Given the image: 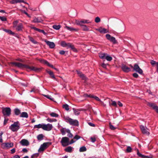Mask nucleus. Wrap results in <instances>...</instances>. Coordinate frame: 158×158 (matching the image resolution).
<instances>
[{
	"mask_svg": "<svg viewBox=\"0 0 158 158\" xmlns=\"http://www.w3.org/2000/svg\"><path fill=\"white\" fill-rule=\"evenodd\" d=\"M64 121L70 125L72 126H77L79 125V122L77 120L73 119L68 116L64 117Z\"/></svg>",
	"mask_w": 158,
	"mask_h": 158,
	"instance_id": "nucleus-1",
	"label": "nucleus"
},
{
	"mask_svg": "<svg viewBox=\"0 0 158 158\" xmlns=\"http://www.w3.org/2000/svg\"><path fill=\"white\" fill-rule=\"evenodd\" d=\"M18 20H16L13 23V27L15 28L16 30L18 31H22L24 28L23 25L22 23H19Z\"/></svg>",
	"mask_w": 158,
	"mask_h": 158,
	"instance_id": "nucleus-2",
	"label": "nucleus"
},
{
	"mask_svg": "<svg viewBox=\"0 0 158 158\" xmlns=\"http://www.w3.org/2000/svg\"><path fill=\"white\" fill-rule=\"evenodd\" d=\"M20 128V124L18 121L15 122L9 127V129L12 131H17Z\"/></svg>",
	"mask_w": 158,
	"mask_h": 158,
	"instance_id": "nucleus-3",
	"label": "nucleus"
},
{
	"mask_svg": "<svg viewBox=\"0 0 158 158\" xmlns=\"http://www.w3.org/2000/svg\"><path fill=\"white\" fill-rule=\"evenodd\" d=\"M129 66L131 67L133 69V70L135 71L140 74H142L143 73V71L141 69L138 65L137 64H135L134 66L131 65L130 64Z\"/></svg>",
	"mask_w": 158,
	"mask_h": 158,
	"instance_id": "nucleus-4",
	"label": "nucleus"
},
{
	"mask_svg": "<svg viewBox=\"0 0 158 158\" xmlns=\"http://www.w3.org/2000/svg\"><path fill=\"white\" fill-rule=\"evenodd\" d=\"M10 64L13 65L17 67L18 68L21 69H27V65L25 64L19 62H12Z\"/></svg>",
	"mask_w": 158,
	"mask_h": 158,
	"instance_id": "nucleus-5",
	"label": "nucleus"
},
{
	"mask_svg": "<svg viewBox=\"0 0 158 158\" xmlns=\"http://www.w3.org/2000/svg\"><path fill=\"white\" fill-rule=\"evenodd\" d=\"M11 110L10 107L3 108L2 109V113L5 116H9L11 114Z\"/></svg>",
	"mask_w": 158,
	"mask_h": 158,
	"instance_id": "nucleus-6",
	"label": "nucleus"
},
{
	"mask_svg": "<svg viewBox=\"0 0 158 158\" xmlns=\"http://www.w3.org/2000/svg\"><path fill=\"white\" fill-rule=\"evenodd\" d=\"M51 142H46L44 143L41 144L38 150L39 152H43L46 149L49 145L51 144Z\"/></svg>",
	"mask_w": 158,
	"mask_h": 158,
	"instance_id": "nucleus-7",
	"label": "nucleus"
},
{
	"mask_svg": "<svg viewBox=\"0 0 158 158\" xmlns=\"http://www.w3.org/2000/svg\"><path fill=\"white\" fill-rule=\"evenodd\" d=\"M91 22H89V20L86 19H82L81 20H75V23L78 25H80L81 26L83 25L82 24L85 23H90Z\"/></svg>",
	"mask_w": 158,
	"mask_h": 158,
	"instance_id": "nucleus-8",
	"label": "nucleus"
},
{
	"mask_svg": "<svg viewBox=\"0 0 158 158\" xmlns=\"http://www.w3.org/2000/svg\"><path fill=\"white\" fill-rule=\"evenodd\" d=\"M69 139L66 137H63L61 141V143L63 147L67 146L69 145Z\"/></svg>",
	"mask_w": 158,
	"mask_h": 158,
	"instance_id": "nucleus-9",
	"label": "nucleus"
},
{
	"mask_svg": "<svg viewBox=\"0 0 158 158\" xmlns=\"http://www.w3.org/2000/svg\"><path fill=\"white\" fill-rule=\"evenodd\" d=\"M106 37L108 40L113 43V44H116L117 43V42L116 40H115V38L114 37L111 36L110 34H106Z\"/></svg>",
	"mask_w": 158,
	"mask_h": 158,
	"instance_id": "nucleus-10",
	"label": "nucleus"
},
{
	"mask_svg": "<svg viewBox=\"0 0 158 158\" xmlns=\"http://www.w3.org/2000/svg\"><path fill=\"white\" fill-rule=\"evenodd\" d=\"M41 68H38L34 66H30L27 65V71L32 70L35 72H38L41 71Z\"/></svg>",
	"mask_w": 158,
	"mask_h": 158,
	"instance_id": "nucleus-11",
	"label": "nucleus"
},
{
	"mask_svg": "<svg viewBox=\"0 0 158 158\" xmlns=\"http://www.w3.org/2000/svg\"><path fill=\"white\" fill-rule=\"evenodd\" d=\"M140 127L142 133L143 134H146L147 135L149 134V132L148 131L147 128L144 127L143 125H140Z\"/></svg>",
	"mask_w": 158,
	"mask_h": 158,
	"instance_id": "nucleus-12",
	"label": "nucleus"
},
{
	"mask_svg": "<svg viewBox=\"0 0 158 158\" xmlns=\"http://www.w3.org/2000/svg\"><path fill=\"white\" fill-rule=\"evenodd\" d=\"M44 126L43 130L47 131L51 130L53 127L52 124L49 123H48L47 124H44Z\"/></svg>",
	"mask_w": 158,
	"mask_h": 158,
	"instance_id": "nucleus-13",
	"label": "nucleus"
},
{
	"mask_svg": "<svg viewBox=\"0 0 158 158\" xmlns=\"http://www.w3.org/2000/svg\"><path fill=\"white\" fill-rule=\"evenodd\" d=\"M121 69L123 71L126 73L128 72L131 70L130 68L124 64H122Z\"/></svg>",
	"mask_w": 158,
	"mask_h": 158,
	"instance_id": "nucleus-14",
	"label": "nucleus"
},
{
	"mask_svg": "<svg viewBox=\"0 0 158 158\" xmlns=\"http://www.w3.org/2000/svg\"><path fill=\"white\" fill-rule=\"evenodd\" d=\"M96 30L99 31L101 33H106L108 32L109 31L106 29L100 27L99 28L96 29Z\"/></svg>",
	"mask_w": 158,
	"mask_h": 158,
	"instance_id": "nucleus-15",
	"label": "nucleus"
},
{
	"mask_svg": "<svg viewBox=\"0 0 158 158\" xmlns=\"http://www.w3.org/2000/svg\"><path fill=\"white\" fill-rule=\"evenodd\" d=\"M44 41L46 43V44L48 45L51 48H54L55 45L53 42H51L46 40H45Z\"/></svg>",
	"mask_w": 158,
	"mask_h": 158,
	"instance_id": "nucleus-16",
	"label": "nucleus"
},
{
	"mask_svg": "<svg viewBox=\"0 0 158 158\" xmlns=\"http://www.w3.org/2000/svg\"><path fill=\"white\" fill-rule=\"evenodd\" d=\"M150 63L153 67H156V71L158 73V62H156L154 60H150Z\"/></svg>",
	"mask_w": 158,
	"mask_h": 158,
	"instance_id": "nucleus-17",
	"label": "nucleus"
},
{
	"mask_svg": "<svg viewBox=\"0 0 158 158\" xmlns=\"http://www.w3.org/2000/svg\"><path fill=\"white\" fill-rule=\"evenodd\" d=\"M20 143L23 146H27L29 145V141L27 139H22L20 142Z\"/></svg>",
	"mask_w": 158,
	"mask_h": 158,
	"instance_id": "nucleus-18",
	"label": "nucleus"
},
{
	"mask_svg": "<svg viewBox=\"0 0 158 158\" xmlns=\"http://www.w3.org/2000/svg\"><path fill=\"white\" fill-rule=\"evenodd\" d=\"M21 2H23L25 4H28V3L24 2V1L23 0H12V1H10V3L12 4H14Z\"/></svg>",
	"mask_w": 158,
	"mask_h": 158,
	"instance_id": "nucleus-19",
	"label": "nucleus"
},
{
	"mask_svg": "<svg viewBox=\"0 0 158 158\" xmlns=\"http://www.w3.org/2000/svg\"><path fill=\"white\" fill-rule=\"evenodd\" d=\"M3 145L7 148H12L14 146V144L13 143H3Z\"/></svg>",
	"mask_w": 158,
	"mask_h": 158,
	"instance_id": "nucleus-20",
	"label": "nucleus"
},
{
	"mask_svg": "<svg viewBox=\"0 0 158 158\" xmlns=\"http://www.w3.org/2000/svg\"><path fill=\"white\" fill-rule=\"evenodd\" d=\"M31 28L32 29H34L35 31H37L43 33L44 35H47V33L45 32L43 30L37 28H36L35 27H31Z\"/></svg>",
	"mask_w": 158,
	"mask_h": 158,
	"instance_id": "nucleus-21",
	"label": "nucleus"
},
{
	"mask_svg": "<svg viewBox=\"0 0 158 158\" xmlns=\"http://www.w3.org/2000/svg\"><path fill=\"white\" fill-rule=\"evenodd\" d=\"M147 105L149 106L155 110L158 107V106L156 105L155 104L152 103L148 102Z\"/></svg>",
	"mask_w": 158,
	"mask_h": 158,
	"instance_id": "nucleus-22",
	"label": "nucleus"
},
{
	"mask_svg": "<svg viewBox=\"0 0 158 158\" xmlns=\"http://www.w3.org/2000/svg\"><path fill=\"white\" fill-rule=\"evenodd\" d=\"M65 28L68 30L70 31H78L79 30L78 28H75L72 27H69L68 26H66Z\"/></svg>",
	"mask_w": 158,
	"mask_h": 158,
	"instance_id": "nucleus-23",
	"label": "nucleus"
},
{
	"mask_svg": "<svg viewBox=\"0 0 158 158\" xmlns=\"http://www.w3.org/2000/svg\"><path fill=\"white\" fill-rule=\"evenodd\" d=\"M137 154L139 156L143 158H152V157L151 156H148L142 154L139 152L138 149H137Z\"/></svg>",
	"mask_w": 158,
	"mask_h": 158,
	"instance_id": "nucleus-24",
	"label": "nucleus"
},
{
	"mask_svg": "<svg viewBox=\"0 0 158 158\" xmlns=\"http://www.w3.org/2000/svg\"><path fill=\"white\" fill-rule=\"evenodd\" d=\"M46 72L50 75L51 76V77L54 80H56V78L53 72L51 71L48 70H46Z\"/></svg>",
	"mask_w": 158,
	"mask_h": 158,
	"instance_id": "nucleus-25",
	"label": "nucleus"
},
{
	"mask_svg": "<svg viewBox=\"0 0 158 158\" xmlns=\"http://www.w3.org/2000/svg\"><path fill=\"white\" fill-rule=\"evenodd\" d=\"M20 117L25 118H27L28 117V114L26 112H23L21 114L20 116Z\"/></svg>",
	"mask_w": 158,
	"mask_h": 158,
	"instance_id": "nucleus-26",
	"label": "nucleus"
},
{
	"mask_svg": "<svg viewBox=\"0 0 158 158\" xmlns=\"http://www.w3.org/2000/svg\"><path fill=\"white\" fill-rule=\"evenodd\" d=\"M42 21V20L40 18H35L33 20L32 22L35 23H40Z\"/></svg>",
	"mask_w": 158,
	"mask_h": 158,
	"instance_id": "nucleus-27",
	"label": "nucleus"
},
{
	"mask_svg": "<svg viewBox=\"0 0 158 158\" xmlns=\"http://www.w3.org/2000/svg\"><path fill=\"white\" fill-rule=\"evenodd\" d=\"M3 30L5 32L9 34L14 35L15 33L14 32L12 31L11 30L6 29H4Z\"/></svg>",
	"mask_w": 158,
	"mask_h": 158,
	"instance_id": "nucleus-28",
	"label": "nucleus"
},
{
	"mask_svg": "<svg viewBox=\"0 0 158 158\" xmlns=\"http://www.w3.org/2000/svg\"><path fill=\"white\" fill-rule=\"evenodd\" d=\"M15 114L16 115H18L21 113L20 110L18 108H15L14 110Z\"/></svg>",
	"mask_w": 158,
	"mask_h": 158,
	"instance_id": "nucleus-29",
	"label": "nucleus"
},
{
	"mask_svg": "<svg viewBox=\"0 0 158 158\" xmlns=\"http://www.w3.org/2000/svg\"><path fill=\"white\" fill-rule=\"evenodd\" d=\"M73 112L75 115H78L80 114V110L74 108H73Z\"/></svg>",
	"mask_w": 158,
	"mask_h": 158,
	"instance_id": "nucleus-30",
	"label": "nucleus"
},
{
	"mask_svg": "<svg viewBox=\"0 0 158 158\" xmlns=\"http://www.w3.org/2000/svg\"><path fill=\"white\" fill-rule=\"evenodd\" d=\"M73 148L71 146H69L64 149V150L67 152L70 153L72 152Z\"/></svg>",
	"mask_w": 158,
	"mask_h": 158,
	"instance_id": "nucleus-31",
	"label": "nucleus"
},
{
	"mask_svg": "<svg viewBox=\"0 0 158 158\" xmlns=\"http://www.w3.org/2000/svg\"><path fill=\"white\" fill-rule=\"evenodd\" d=\"M44 124H39L38 125H36L34 126V128H42L43 129V127H44Z\"/></svg>",
	"mask_w": 158,
	"mask_h": 158,
	"instance_id": "nucleus-32",
	"label": "nucleus"
},
{
	"mask_svg": "<svg viewBox=\"0 0 158 158\" xmlns=\"http://www.w3.org/2000/svg\"><path fill=\"white\" fill-rule=\"evenodd\" d=\"M28 38L30 41L33 44H36L37 43V42L35 41L32 37L30 36L29 35L28 36Z\"/></svg>",
	"mask_w": 158,
	"mask_h": 158,
	"instance_id": "nucleus-33",
	"label": "nucleus"
},
{
	"mask_svg": "<svg viewBox=\"0 0 158 158\" xmlns=\"http://www.w3.org/2000/svg\"><path fill=\"white\" fill-rule=\"evenodd\" d=\"M66 132H67L68 134L67 136L69 138H72L73 137V135L70 132V131L68 129L66 130Z\"/></svg>",
	"mask_w": 158,
	"mask_h": 158,
	"instance_id": "nucleus-34",
	"label": "nucleus"
},
{
	"mask_svg": "<svg viewBox=\"0 0 158 158\" xmlns=\"http://www.w3.org/2000/svg\"><path fill=\"white\" fill-rule=\"evenodd\" d=\"M106 55H107V54L100 53L99 54V57L101 59H105Z\"/></svg>",
	"mask_w": 158,
	"mask_h": 158,
	"instance_id": "nucleus-35",
	"label": "nucleus"
},
{
	"mask_svg": "<svg viewBox=\"0 0 158 158\" xmlns=\"http://www.w3.org/2000/svg\"><path fill=\"white\" fill-rule=\"evenodd\" d=\"M50 115L52 117H58L59 116V115L54 112H52L50 114Z\"/></svg>",
	"mask_w": 158,
	"mask_h": 158,
	"instance_id": "nucleus-36",
	"label": "nucleus"
},
{
	"mask_svg": "<svg viewBox=\"0 0 158 158\" xmlns=\"http://www.w3.org/2000/svg\"><path fill=\"white\" fill-rule=\"evenodd\" d=\"M63 108L64 109L68 111L69 110V106L66 104L63 105Z\"/></svg>",
	"mask_w": 158,
	"mask_h": 158,
	"instance_id": "nucleus-37",
	"label": "nucleus"
},
{
	"mask_svg": "<svg viewBox=\"0 0 158 158\" xmlns=\"http://www.w3.org/2000/svg\"><path fill=\"white\" fill-rule=\"evenodd\" d=\"M86 151V148L85 146H82L79 149L80 152H84Z\"/></svg>",
	"mask_w": 158,
	"mask_h": 158,
	"instance_id": "nucleus-38",
	"label": "nucleus"
},
{
	"mask_svg": "<svg viewBox=\"0 0 158 158\" xmlns=\"http://www.w3.org/2000/svg\"><path fill=\"white\" fill-rule=\"evenodd\" d=\"M52 27L54 29L58 30L60 29V26L59 25H54Z\"/></svg>",
	"mask_w": 158,
	"mask_h": 158,
	"instance_id": "nucleus-39",
	"label": "nucleus"
},
{
	"mask_svg": "<svg viewBox=\"0 0 158 158\" xmlns=\"http://www.w3.org/2000/svg\"><path fill=\"white\" fill-rule=\"evenodd\" d=\"M105 59L109 61H110L112 59V57L111 56L108 55L107 54L106 55Z\"/></svg>",
	"mask_w": 158,
	"mask_h": 158,
	"instance_id": "nucleus-40",
	"label": "nucleus"
},
{
	"mask_svg": "<svg viewBox=\"0 0 158 158\" xmlns=\"http://www.w3.org/2000/svg\"><path fill=\"white\" fill-rule=\"evenodd\" d=\"M81 26H82V29L84 31H89V29L88 28V27L86 25H83Z\"/></svg>",
	"mask_w": 158,
	"mask_h": 158,
	"instance_id": "nucleus-41",
	"label": "nucleus"
},
{
	"mask_svg": "<svg viewBox=\"0 0 158 158\" xmlns=\"http://www.w3.org/2000/svg\"><path fill=\"white\" fill-rule=\"evenodd\" d=\"M47 120L49 122L52 123L53 122H56L57 120L56 119L53 118L51 119L49 118H48L47 119Z\"/></svg>",
	"mask_w": 158,
	"mask_h": 158,
	"instance_id": "nucleus-42",
	"label": "nucleus"
},
{
	"mask_svg": "<svg viewBox=\"0 0 158 158\" xmlns=\"http://www.w3.org/2000/svg\"><path fill=\"white\" fill-rule=\"evenodd\" d=\"M40 61L42 63L46 64L48 66L49 64V63L47 61L44 60H40Z\"/></svg>",
	"mask_w": 158,
	"mask_h": 158,
	"instance_id": "nucleus-43",
	"label": "nucleus"
},
{
	"mask_svg": "<svg viewBox=\"0 0 158 158\" xmlns=\"http://www.w3.org/2000/svg\"><path fill=\"white\" fill-rule=\"evenodd\" d=\"M43 137V134H40L38 135L37 137V139L38 140H41L42 139Z\"/></svg>",
	"mask_w": 158,
	"mask_h": 158,
	"instance_id": "nucleus-44",
	"label": "nucleus"
},
{
	"mask_svg": "<svg viewBox=\"0 0 158 158\" xmlns=\"http://www.w3.org/2000/svg\"><path fill=\"white\" fill-rule=\"evenodd\" d=\"M65 128H62L60 130V131L63 135H64L65 134Z\"/></svg>",
	"mask_w": 158,
	"mask_h": 158,
	"instance_id": "nucleus-45",
	"label": "nucleus"
},
{
	"mask_svg": "<svg viewBox=\"0 0 158 158\" xmlns=\"http://www.w3.org/2000/svg\"><path fill=\"white\" fill-rule=\"evenodd\" d=\"M92 98H94L95 100H97V101H101L100 99L97 96H94L93 95H92L91 96Z\"/></svg>",
	"mask_w": 158,
	"mask_h": 158,
	"instance_id": "nucleus-46",
	"label": "nucleus"
},
{
	"mask_svg": "<svg viewBox=\"0 0 158 158\" xmlns=\"http://www.w3.org/2000/svg\"><path fill=\"white\" fill-rule=\"evenodd\" d=\"M125 26L124 24H122L121 26V28H120L119 30L120 31L122 32H124L125 30Z\"/></svg>",
	"mask_w": 158,
	"mask_h": 158,
	"instance_id": "nucleus-47",
	"label": "nucleus"
},
{
	"mask_svg": "<svg viewBox=\"0 0 158 158\" xmlns=\"http://www.w3.org/2000/svg\"><path fill=\"white\" fill-rule=\"evenodd\" d=\"M101 19L98 17H96L95 19V22L96 23H98L100 22Z\"/></svg>",
	"mask_w": 158,
	"mask_h": 158,
	"instance_id": "nucleus-48",
	"label": "nucleus"
},
{
	"mask_svg": "<svg viewBox=\"0 0 158 158\" xmlns=\"http://www.w3.org/2000/svg\"><path fill=\"white\" fill-rule=\"evenodd\" d=\"M82 80H86L87 79L86 77L85 76V75L82 74V75H80V77Z\"/></svg>",
	"mask_w": 158,
	"mask_h": 158,
	"instance_id": "nucleus-49",
	"label": "nucleus"
},
{
	"mask_svg": "<svg viewBox=\"0 0 158 158\" xmlns=\"http://www.w3.org/2000/svg\"><path fill=\"white\" fill-rule=\"evenodd\" d=\"M127 152H131L132 148L130 146H127L126 149Z\"/></svg>",
	"mask_w": 158,
	"mask_h": 158,
	"instance_id": "nucleus-50",
	"label": "nucleus"
},
{
	"mask_svg": "<svg viewBox=\"0 0 158 158\" xmlns=\"http://www.w3.org/2000/svg\"><path fill=\"white\" fill-rule=\"evenodd\" d=\"M44 96L45 97H46L48 98L50 100L53 101V98L52 97L49 95H44Z\"/></svg>",
	"mask_w": 158,
	"mask_h": 158,
	"instance_id": "nucleus-51",
	"label": "nucleus"
},
{
	"mask_svg": "<svg viewBox=\"0 0 158 158\" xmlns=\"http://www.w3.org/2000/svg\"><path fill=\"white\" fill-rule=\"evenodd\" d=\"M67 43L64 41H62L61 43V45L63 47H66V46Z\"/></svg>",
	"mask_w": 158,
	"mask_h": 158,
	"instance_id": "nucleus-52",
	"label": "nucleus"
},
{
	"mask_svg": "<svg viewBox=\"0 0 158 158\" xmlns=\"http://www.w3.org/2000/svg\"><path fill=\"white\" fill-rule=\"evenodd\" d=\"M109 126L110 128L112 130H114L116 129V127H114L113 125L111 124V123H109Z\"/></svg>",
	"mask_w": 158,
	"mask_h": 158,
	"instance_id": "nucleus-53",
	"label": "nucleus"
},
{
	"mask_svg": "<svg viewBox=\"0 0 158 158\" xmlns=\"http://www.w3.org/2000/svg\"><path fill=\"white\" fill-rule=\"evenodd\" d=\"M0 19L1 21H5L6 20V18L4 16H0Z\"/></svg>",
	"mask_w": 158,
	"mask_h": 158,
	"instance_id": "nucleus-54",
	"label": "nucleus"
},
{
	"mask_svg": "<svg viewBox=\"0 0 158 158\" xmlns=\"http://www.w3.org/2000/svg\"><path fill=\"white\" fill-rule=\"evenodd\" d=\"M3 134V132H1L0 133V142L2 143L3 142V140L2 139V135Z\"/></svg>",
	"mask_w": 158,
	"mask_h": 158,
	"instance_id": "nucleus-55",
	"label": "nucleus"
},
{
	"mask_svg": "<svg viewBox=\"0 0 158 158\" xmlns=\"http://www.w3.org/2000/svg\"><path fill=\"white\" fill-rule=\"evenodd\" d=\"M81 138V137L77 135H76L74 137L73 139H76V140H77Z\"/></svg>",
	"mask_w": 158,
	"mask_h": 158,
	"instance_id": "nucleus-56",
	"label": "nucleus"
},
{
	"mask_svg": "<svg viewBox=\"0 0 158 158\" xmlns=\"http://www.w3.org/2000/svg\"><path fill=\"white\" fill-rule=\"evenodd\" d=\"M39 155L38 153H36L33 154L31 156V158H35L37 157Z\"/></svg>",
	"mask_w": 158,
	"mask_h": 158,
	"instance_id": "nucleus-57",
	"label": "nucleus"
},
{
	"mask_svg": "<svg viewBox=\"0 0 158 158\" xmlns=\"http://www.w3.org/2000/svg\"><path fill=\"white\" fill-rule=\"evenodd\" d=\"M9 120V119L8 118H5V119L4 121L3 124L4 125H5L7 123L8 121Z\"/></svg>",
	"mask_w": 158,
	"mask_h": 158,
	"instance_id": "nucleus-58",
	"label": "nucleus"
},
{
	"mask_svg": "<svg viewBox=\"0 0 158 158\" xmlns=\"http://www.w3.org/2000/svg\"><path fill=\"white\" fill-rule=\"evenodd\" d=\"M90 139H91V142L93 143L96 140L95 138L94 137H91L90 138Z\"/></svg>",
	"mask_w": 158,
	"mask_h": 158,
	"instance_id": "nucleus-59",
	"label": "nucleus"
},
{
	"mask_svg": "<svg viewBox=\"0 0 158 158\" xmlns=\"http://www.w3.org/2000/svg\"><path fill=\"white\" fill-rule=\"evenodd\" d=\"M133 76L135 78H137L139 77L138 75L136 73H134L133 74Z\"/></svg>",
	"mask_w": 158,
	"mask_h": 158,
	"instance_id": "nucleus-60",
	"label": "nucleus"
},
{
	"mask_svg": "<svg viewBox=\"0 0 158 158\" xmlns=\"http://www.w3.org/2000/svg\"><path fill=\"white\" fill-rule=\"evenodd\" d=\"M92 95L89 94L88 95L87 94H85L84 95L85 97H90L91 98V96Z\"/></svg>",
	"mask_w": 158,
	"mask_h": 158,
	"instance_id": "nucleus-61",
	"label": "nucleus"
},
{
	"mask_svg": "<svg viewBox=\"0 0 158 158\" xmlns=\"http://www.w3.org/2000/svg\"><path fill=\"white\" fill-rule=\"evenodd\" d=\"M88 124L90 126L93 127H94L95 126V125L93 123L89 122L88 123Z\"/></svg>",
	"mask_w": 158,
	"mask_h": 158,
	"instance_id": "nucleus-62",
	"label": "nucleus"
},
{
	"mask_svg": "<svg viewBox=\"0 0 158 158\" xmlns=\"http://www.w3.org/2000/svg\"><path fill=\"white\" fill-rule=\"evenodd\" d=\"M74 140V139H73L71 140V141L70 142H69V145L71 144L72 143H74L76 141V140Z\"/></svg>",
	"mask_w": 158,
	"mask_h": 158,
	"instance_id": "nucleus-63",
	"label": "nucleus"
},
{
	"mask_svg": "<svg viewBox=\"0 0 158 158\" xmlns=\"http://www.w3.org/2000/svg\"><path fill=\"white\" fill-rule=\"evenodd\" d=\"M111 105L114 106H117V103L115 101H113Z\"/></svg>",
	"mask_w": 158,
	"mask_h": 158,
	"instance_id": "nucleus-64",
	"label": "nucleus"
}]
</instances>
